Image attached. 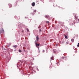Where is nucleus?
<instances>
[{
    "instance_id": "obj_17",
    "label": "nucleus",
    "mask_w": 79,
    "mask_h": 79,
    "mask_svg": "<svg viewBox=\"0 0 79 79\" xmlns=\"http://www.w3.org/2000/svg\"><path fill=\"white\" fill-rule=\"evenodd\" d=\"M68 42H67V44H68Z\"/></svg>"
},
{
    "instance_id": "obj_14",
    "label": "nucleus",
    "mask_w": 79,
    "mask_h": 79,
    "mask_svg": "<svg viewBox=\"0 0 79 79\" xmlns=\"http://www.w3.org/2000/svg\"><path fill=\"white\" fill-rule=\"evenodd\" d=\"M22 32L23 33L24 32V31L23 30H22Z\"/></svg>"
},
{
    "instance_id": "obj_6",
    "label": "nucleus",
    "mask_w": 79,
    "mask_h": 79,
    "mask_svg": "<svg viewBox=\"0 0 79 79\" xmlns=\"http://www.w3.org/2000/svg\"><path fill=\"white\" fill-rule=\"evenodd\" d=\"M45 17L46 18H48V16L46 15V16H45Z\"/></svg>"
},
{
    "instance_id": "obj_3",
    "label": "nucleus",
    "mask_w": 79,
    "mask_h": 79,
    "mask_svg": "<svg viewBox=\"0 0 79 79\" xmlns=\"http://www.w3.org/2000/svg\"><path fill=\"white\" fill-rule=\"evenodd\" d=\"M32 5L33 6H34L35 5V2H33L32 4Z\"/></svg>"
},
{
    "instance_id": "obj_7",
    "label": "nucleus",
    "mask_w": 79,
    "mask_h": 79,
    "mask_svg": "<svg viewBox=\"0 0 79 79\" xmlns=\"http://www.w3.org/2000/svg\"><path fill=\"white\" fill-rule=\"evenodd\" d=\"M71 40H72V42H74V39H72Z\"/></svg>"
},
{
    "instance_id": "obj_9",
    "label": "nucleus",
    "mask_w": 79,
    "mask_h": 79,
    "mask_svg": "<svg viewBox=\"0 0 79 79\" xmlns=\"http://www.w3.org/2000/svg\"><path fill=\"white\" fill-rule=\"evenodd\" d=\"M19 52H21L22 51H21L20 50H19Z\"/></svg>"
},
{
    "instance_id": "obj_5",
    "label": "nucleus",
    "mask_w": 79,
    "mask_h": 79,
    "mask_svg": "<svg viewBox=\"0 0 79 79\" xmlns=\"http://www.w3.org/2000/svg\"><path fill=\"white\" fill-rule=\"evenodd\" d=\"M65 39H68L67 36L66 35H65Z\"/></svg>"
},
{
    "instance_id": "obj_4",
    "label": "nucleus",
    "mask_w": 79,
    "mask_h": 79,
    "mask_svg": "<svg viewBox=\"0 0 79 79\" xmlns=\"http://www.w3.org/2000/svg\"><path fill=\"white\" fill-rule=\"evenodd\" d=\"M36 40H37V41H38L39 39V38L38 37V36H37V37H36Z\"/></svg>"
},
{
    "instance_id": "obj_1",
    "label": "nucleus",
    "mask_w": 79,
    "mask_h": 79,
    "mask_svg": "<svg viewBox=\"0 0 79 79\" xmlns=\"http://www.w3.org/2000/svg\"><path fill=\"white\" fill-rule=\"evenodd\" d=\"M35 44H36V47H39L40 46V44H37L36 41H35Z\"/></svg>"
},
{
    "instance_id": "obj_20",
    "label": "nucleus",
    "mask_w": 79,
    "mask_h": 79,
    "mask_svg": "<svg viewBox=\"0 0 79 79\" xmlns=\"http://www.w3.org/2000/svg\"><path fill=\"white\" fill-rule=\"evenodd\" d=\"M39 47H38V48L39 49Z\"/></svg>"
},
{
    "instance_id": "obj_22",
    "label": "nucleus",
    "mask_w": 79,
    "mask_h": 79,
    "mask_svg": "<svg viewBox=\"0 0 79 79\" xmlns=\"http://www.w3.org/2000/svg\"><path fill=\"white\" fill-rule=\"evenodd\" d=\"M78 21H79V20H78Z\"/></svg>"
},
{
    "instance_id": "obj_18",
    "label": "nucleus",
    "mask_w": 79,
    "mask_h": 79,
    "mask_svg": "<svg viewBox=\"0 0 79 79\" xmlns=\"http://www.w3.org/2000/svg\"><path fill=\"white\" fill-rule=\"evenodd\" d=\"M37 70H38V71H39V70L38 69H37Z\"/></svg>"
},
{
    "instance_id": "obj_15",
    "label": "nucleus",
    "mask_w": 79,
    "mask_h": 79,
    "mask_svg": "<svg viewBox=\"0 0 79 79\" xmlns=\"http://www.w3.org/2000/svg\"><path fill=\"white\" fill-rule=\"evenodd\" d=\"M40 31H41V29H40Z\"/></svg>"
},
{
    "instance_id": "obj_21",
    "label": "nucleus",
    "mask_w": 79,
    "mask_h": 79,
    "mask_svg": "<svg viewBox=\"0 0 79 79\" xmlns=\"http://www.w3.org/2000/svg\"><path fill=\"white\" fill-rule=\"evenodd\" d=\"M10 5L11 6V5Z\"/></svg>"
},
{
    "instance_id": "obj_2",
    "label": "nucleus",
    "mask_w": 79,
    "mask_h": 79,
    "mask_svg": "<svg viewBox=\"0 0 79 79\" xmlns=\"http://www.w3.org/2000/svg\"><path fill=\"white\" fill-rule=\"evenodd\" d=\"M4 32V31L3 30V28L2 29V30L0 31V33H3Z\"/></svg>"
},
{
    "instance_id": "obj_8",
    "label": "nucleus",
    "mask_w": 79,
    "mask_h": 79,
    "mask_svg": "<svg viewBox=\"0 0 79 79\" xmlns=\"http://www.w3.org/2000/svg\"><path fill=\"white\" fill-rule=\"evenodd\" d=\"M14 48H17V46L16 45L14 46Z\"/></svg>"
},
{
    "instance_id": "obj_12",
    "label": "nucleus",
    "mask_w": 79,
    "mask_h": 79,
    "mask_svg": "<svg viewBox=\"0 0 79 79\" xmlns=\"http://www.w3.org/2000/svg\"><path fill=\"white\" fill-rule=\"evenodd\" d=\"M77 47H79V43L78 44V45H77Z\"/></svg>"
},
{
    "instance_id": "obj_10",
    "label": "nucleus",
    "mask_w": 79,
    "mask_h": 79,
    "mask_svg": "<svg viewBox=\"0 0 79 79\" xmlns=\"http://www.w3.org/2000/svg\"><path fill=\"white\" fill-rule=\"evenodd\" d=\"M53 58H54V57L53 56L52 57V58H51V59L52 60H53Z\"/></svg>"
},
{
    "instance_id": "obj_13",
    "label": "nucleus",
    "mask_w": 79,
    "mask_h": 79,
    "mask_svg": "<svg viewBox=\"0 0 79 79\" xmlns=\"http://www.w3.org/2000/svg\"><path fill=\"white\" fill-rule=\"evenodd\" d=\"M46 23H48V24H49V21H46Z\"/></svg>"
},
{
    "instance_id": "obj_16",
    "label": "nucleus",
    "mask_w": 79,
    "mask_h": 79,
    "mask_svg": "<svg viewBox=\"0 0 79 79\" xmlns=\"http://www.w3.org/2000/svg\"><path fill=\"white\" fill-rule=\"evenodd\" d=\"M34 12H36V10H34Z\"/></svg>"
},
{
    "instance_id": "obj_11",
    "label": "nucleus",
    "mask_w": 79,
    "mask_h": 79,
    "mask_svg": "<svg viewBox=\"0 0 79 79\" xmlns=\"http://www.w3.org/2000/svg\"><path fill=\"white\" fill-rule=\"evenodd\" d=\"M27 32H29V30L28 29H27Z\"/></svg>"
},
{
    "instance_id": "obj_19",
    "label": "nucleus",
    "mask_w": 79,
    "mask_h": 79,
    "mask_svg": "<svg viewBox=\"0 0 79 79\" xmlns=\"http://www.w3.org/2000/svg\"><path fill=\"white\" fill-rule=\"evenodd\" d=\"M7 47H9V46H8V45L7 46Z\"/></svg>"
}]
</instances>
